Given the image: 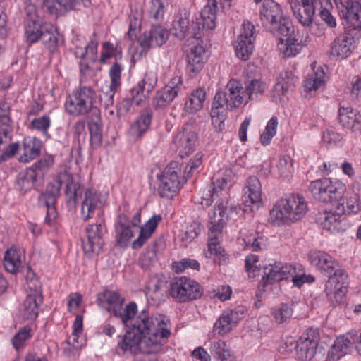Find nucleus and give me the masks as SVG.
I'll return each instance as SVG.
<instances>
[{
  "instance_id": "29",
  "label": "nucleus",
  "mask_w": 361,
  "mask_h": 361,
  "mask_svg": "<svg viewBox=\"0 0 361 361\" xmlns=\"http://www.w3.org/2000/svg\"><path fill=\"white\" fill-rule=\"evenodd\" d=\"M173 34L179 39H183L190 35L195 39L200 37L201 27L199 23H192L189 25V19L188 15H180L173 21Z\"/></svg>"
},
{
  "instance_id": "36",
  "label": "nucleus",
  "mask_w": 361,
  "mask_h": 361,
  "mask_svg": "<svg viewBox=\"0 0 361 361\" xmlns=\"http://www.w3.org/2000/svg\"><path fill=\"white\" fill-rule=\"evenodd\" d=\"M42 147V142L35 137L27 136L22 141L23 151L19 156L18 161L21 163H29L39 156Z\"/></svg>"
},
{
  "instance_id": "64",
  "label": "nucleus",
  "mask_w": 361,
  "mask_h": 361,
  "mask_svg": "<svg viewBox=\"0 0 361 361\" xmlns=\"http://www.w3.org/2000/svg\"><path fill=\"white\" fill-rule=\"evenodd\" d=\"M30 125L32 128L40 131L43 135L48 134V129L51 125V119L49 116L44 115L42 117L33 119Z\"/></svg>"
},
{
  "instance_id": "2",
  "label": "nucleus",
  "mask_w": 361,
  "mask_h": 361,
  "mask_svg": "<svg viewBox=\"0 0 361 361\" xmlns=\"http://www.w3.org/2000/svg\"><path fill=\"white\" fill-rule=\"evenodd\" d=\"M308 259L317 270L329 276L324 290L328 300L334 305L343 302L348 285L346 271L340 267L335 259L324 251H310Z\"/></svg>"
},
{
  "instance_id": "26",
  "label": "nucleus",
  "mask_w": 361,
  "mask_h": 361,
  "mask_svg": "<svg viewBox=\"0 0 361 361\" xmlns=\"http://www.w3.org/2000/svg\"><path fill=\"white\" fill-rule=\"evenodd\" d=\"M347 31L361 30V3L355 1L338 11Z\"/></svg>"
},
{
  "instance_id": "18",
  "label": "nucleus",
  "mask_w": 361,
  "mask_h": 361,
  "mask_svg": "<svg viewBox=\"0 0 361 361\" xmlns=\"http://www.w3.org/2000/svg\"><path fill=\"white\" fill-rule=\"evenodd\" d=\"M245 313V310L243 307L224 311L214 323L213 331L219 335L228 334L244 317Z\"/></svg>"
},
{
  "instance_id": "41",
  "label": "nucleus",
  "mask_w": 361,
  "mask_h": 361,
  "mask_svg": "<svg viewBox=\"0 0 361 361\" xmlns=\"http://www.w3.org/2000/svg\"><path fill=\"white\" fill-rule=\"evenodd\" d=\"M298 78L290 71H282L277 78V82L274 87V93L280 97L284 95L288 90H292Z\"/></svg>"
},
{
  "instance_id": "21",
  "label": "nucleus",
  "mask_w": 361,
  "mask_h": 361,
  "mask_svg": "<svg viewBox=\"0 0 361 361\" xmlns=\"http://www.w3.org/2000/svg\"><path fill=\"white\" fill-rule=\"evenodd\" d=\"M27 10L25 19V37L27 42L33 44L40 39L47 25L43 24L42 20L35 13L33 7H29Z\"/></svg>"
},
{
  "instance_id": "54",
  "label": "nucleus",
  "mask_w": 361,
  "mask_h": 361,
  "mask_svg": "<svg viewBox=\"0 0 361 361\" xmlns=\"http://www.w3.org/2000/svg\"><path fill=\"white\" fill-rule=\"evenodd\" d=\"M276 168L279 174L281 177L289 178L292 176L294 171L293 159L288 155L281 156L278 160Z\"/></svg>"
},
{
  "instance_id": "55",
  "label": "nucleus",
  "mask_w": 361,
  "mask_h": 361,
  "mask_svg": "<svg viewBox=\"0 0 361 361\" xmlns=\"http://www.w3.org/2000/svg\"><path fill=\"white\" fill-rule=\"evenodd\" d=\"M293 267L294 273L290 274V278H291L294 286L300 288L305 283L314 281V278L312 276L305 274L301 265H293Z\"/></svg>"
},
{
  "instance_id": "28",
  "label": "nucleus",
  "mask_w": 361,
  "mask_h": 361,
  "mask_svg": "<svg viewBox=\"0 0 361 361\" xmlns=\"http://www.w3.org/2000/svg\"><path fill=\"white\" fill-rule=\"evenodd\" d=\"M338 118L345 128L361 135V112L350 106H340Z\"/></svg>"
},
{
  "instance_id": "42",
  "label": "nucleus",
  "mask_w": 361,
  "mask_h": 361,
  "mask_svg": "<svg viewBox=\"0 0 361 361\" xmlns=\"http://www.w3.org/2000/svg\"><path fill=\"white\" fill-rule=\"evenodd\" d=\"M152 113L150 110H144L130 126V133L135 137H140L149 128Z\"/></svg>"
},
{
  "instance_id": "59",
  "label": "nucleus",
  "mask_w": 361,
  "mask_h": 361,
  "mask_svg": "<svg viewBox=\"0 0 361 361\" xmlns=\"http://www.w3.org/2000/svg\"><path fill=\"white\" fill-rule=\"evenodd\" d=\"M157 82V78L156 75L152 73H147L142 80L137 83L139 90H142L145 97H149L150 93L156 87Z\"/></svg>"
},
{
  "instance_id": "32",
  "label": "nucleus",
  "mask_w": 361,
  "mask_h": 361,
  "mask_svg": "<svg viewBox=\"0 0 361 361\" xmlns=\"http://www.w3.org/2000/svg\"><path fill=\"white\" fill-rule=\"evenodd\" d=\"M318 1L301 0L300 4L292 5L294 16L303 27L309 25L315 18V5Z\"/></svg>"
},
{
  "instance_id": "45",
  "label": "nucleus",
  "mask_w": 361,
  "mask_h": 361,
  "mask_svg": "<svg viewBox=\"0 0 361 361\" xmlns=\"http://www.w3.org/2000/svg\"><path fill=\"white\" fill-rule=\"evenodd\" d=\"M206 99V92L202 88H197L192 91L188 100L185 103V111L191 114H195L200 111Z\"/></svg>"
},
{
  "instance_id": "53",
  "label": "nucleus",
  "mask_w": 361,
  "mask_h": 361,
  "mask_svg": "<svg viewBox=\"0 0 361 361\" xmlns=\"http://www.w3.org/2000/svg\"><path fill=\"white\" fill-rule=\"evenodd\" d=\"M293 314V309L287 304L282 303L271 310V315L278 324L289 321Z\"/></svg>"
},
{
  "instance_id": "57",
  "label": "nucleus",
  "mask_w": 361,
  "mask_h": 361,
  "mask_svg": "<svg viewBox=\"0 0 361 361\" xmlns=\"http://www.w3.org/2000/svg\"><path fill=\"white\" fill-rule=\"evenodd\" d=\"M202 230L201 224L199 222L193 221L188 225L185 231L181 233V240L186 245L195 240L200 233Z\"/></svg>"
},
{
  "instance_id": "63",
  "label": "nucleus",
  "mask_w": 361,
  "mask_h": 361,
  "mask_svg": "<svg viewBox=\"0 0 361 361\" xmlns=\"http://www.w3.org/2000/svg\"><path fill=\"white\" fill-rule=\"evenodd\" d=\"M172 267L176 273H182L189 268L194 270L199 269L200 263L195 259L184 258L180 261L174 262Z\"/></svg>"
},
{
  "instance_id": "9",
  "label": "nucleus",
  "mask_w": 361,
  "mask_h": 361,
  "mask_svg": "<svg viewBox=\"0 0 361 361\" xmlns=\"http://www.w3.org/2000/svg\"><path fill=\"white\" fill-rule=\"evenodd\" d=\"M169 293L176 302L185 303L200 298L203 291L197 282L181 276L170 283Z\"/></svg>"
},
{
  "instance_id": "25",
  "label": "nucleus",
  "mask_w": 361,
  "mask_h": 361,
  "mask_svg": "<svg viewBox=\"0 0 361 361\" xmlns=\"http://www.w3.org/2000/svg\"><path fill=\"white\" fill-rule=\"evenodd\" d=\"M102 226L101 224L89 225L86 228V237L82 240V247L87 254L98 255L103 246Z\"/></svg>"
},
{
  "instance_id": "35",
  "label": "nucleus",
  "mask_w": 361,
  "mask_h": 361,
  "mask_svg": "<svg viewBox=\"0 0 361 361\" xmlns=\"http://www.w3.org/2000/svg\"><path fill=\"white\" fill-rule=\"evenodd\" d=\"M238 244L244 250H251L259 252L266 250L268 247V240L266 237L251 231L246 233L245 231H240V236L238 239Z\"/></svg>"
},
{
  "instance_id": "38",
  "label": "nucleus",
  "mask_w": 361,
  "mask_h": 361,
  "mask_svg": "<svg viewBox=\"0 0 361 361\" xmlns=\"http://www.w3.org/2000/svg\"><path fill=\"white\" fill-rule=\"evenodd\" d=\"M162 217L160 214H154L143 226H140L138 238L133 242L132 248L139 249L142 247L147 240L152 237Z\"/></svg>"
},
{
  "instance_id": "60",
  "label": "nucleus",
  "mask_w": 361,
  "mask_h": 361,
  "mask_svg": "<svg viewBox=\"0 0 361 361\" xmlns=\"http://www.w3.org/2000/svg\"><path fill=\"white\" fill-rule=\"evenodd\" d=\"M208 235V252L210 255H220L223 251L222 247L220 245V240L222 237V233L209 231Z\"/></svg>"
},
{
  "instance_id": "61",
  "label": "nucleus",
  "mask_w": 361,
  "mask_h": 361,
  "mask_svg": "<svg viewBox=\"0 0 361 361\" xmlns=\"http://www.w3.org/2000/svg\"><path fill=\"white\" fill-rule=\"evenodd\" d=\"M40 39H42L44 44L50 51L54 52L56 49L58 39L53 32V27L51 26L47 25V27H46Z\"/></svg>"
},
{
  "instance_id": "47",
  "label": "nucleus",
  "mask_w": 361,
  "mask_h": 361,
  "mask_svg": "<svg viewBox=\"0 0 361 361\" xmlns=\"http://www.w3.org/2000/svg\"><path fill=\"white\" fill-rule=\"evenodd\" d=\"M245 92L248 100L257 99L267 88V84L259 78L247 79L245 82Z\"/></svg>"
},
{
  "instance_id": "52",
  "label": "nucleus",
  "mask_w": 361,
  "mask_h": 361,
  "mask_svg": "<svg viewBox=\"0 0 361 361\" xmlns=\"http://www.w3.org/2000/svg\"><path fill=\"white\" fill-rule=\"evenodd\" d=\"M73 147L80 149L85 142V122L84 121H76L73 127Z\"/></svg>"
},
{
  "instance_id": "43",
  "label": "nucleus",
  "mask_w": 361,
  "mask_h": 361,
  "mask_svg": "<svg viewBox=\"0 0 361 361\" xmlns=\"http://www.w3.org/2000/svg\"><path fill=\"white\" fill-rule=\"evenodd\" d=\"M88 121V130L90 136V146L93 149H98L102 143V123L100 114L93 115Z\"/></svg>"
},
{
  "instance_id": "40",
  "label": "nucleus",
  "mask_w": 361,
  "mask_h": 361,
  "mask_svg": "<svg viewBox=\"0 0 361 361\" xmlns=\"http://www.w3.org/2000/svg\"><path fill=\"white\" fill-rule=\"evenodd\" d=\"M42 302V295L40 290H36L33 294L27 296L21 314L25 319L35 320L38 315L40 304Z\"/></svg>"
},
{
  "instance_id": "37",
  "label": "nucleus",
  "mask_w": 361,
  "mask_h": 361,
  "mask_svg": "<svg viewBox=\"0 0 361 361\" xmlns=\"http://www.w3.org/2000/svg\"><path fill=\"white\" fill-rule=\"evenodd\" d=\"M235 182V174L231 169L225 168L212 178V191L217 195L221 192H227Z\"/></svg>"
},
{
  "instance_id": "20",
  "label": "nucleus",
  "mask_w": 361,
  "mask_h": 361,
  "mask_svg": "<svg viewBox=\"0 0 361 361\" xmlns=\"http://www.w3.org/2000/svg\"><path fill=\"white\" fill-rule=\"evenodd\" d=\"M294 273V267L291 264L273 261L264 269L262 280L267 283H273L290 278V274Z\"/></svg>"
},
{
  "instance_id": "58",
  "label": "nucleus",
  "mask_w": 361,
  "mask_h": 361,
  "mask_svg": "<svg viewBox=\"0 0 361 361\" xmlns=\"http://www.w3.org/2000/svg\"><path fill=\"white\" fill-rule=\"evenodd\" d=\"M169 3V0H151L149 8V15L156 20H161L165 13V8Z\"/></svg>"
},
{
  "instance_id": "48",
  "label": "nucleus",
  "mask_w": 361,
  "mask_h": 361,
  "mask_svg": "<svg viewBox=\"0 0 361 361\" xmlns=\"http://www.w3.org/2000/svg\"><path fill=\"white\" fill-rule=\"evenodd\" d=\"M227 110L222 104H215V101L213 100L210 115L212 125L216 132H221L224 128Z\"/></svg>"
},
{
  "instance_id": "44",
  "label": "nucleus",
  "mask_w": 361,
  "mask_h": 361,
  "mask_svg": "<svg viewBox=\"0 0 361 361\" xmlns=\"http://www.w3.org/2000/svg\"><path fill=\"white\" fill-rule=\"evenodd\" d=\"M116 233L117 240L120 243H126L133 237L135 233L131 228L130 219L126 214H121L118 216L116 224Z\"/></svg>"
},
{
  "instance_id": "11",
  "label": "nucleus",
  "mask_w": 361,
  "mask_h": 361,
  "mask_svg": "<svg viewBox=\"0 0 361 361\" xmlns=\"http://www.w3.org/2000/svg\"><path fill=\"white\" fill-rule=\"evenodd\" d=\"M238 208L227 200L218 202L209 214V231L222 233L223 229L230 218L237 215Z\"/></svg>"
},
{
  "instance_id": "34",
  "label": "nucleus",
  "mask_w": 361,
  "mask_h": 361,
  "mask_svg": "<svg viewBox=\"0 0 361 361\" xmlns=\"http://www.w3.org/2000/svg\"><path fill=\"white\" fill-rule=\"evenodd\" d=\"M231 0H209L201 12L202 23L204 28L212 30L216 27L217 5L223 9L229 8Z\"/></svg>"
},
{
  "instance_id": "56",
  "label": "nucleus",
  "mask_w": 361,
  "mask_h": 361,
  "mask_svg": "<svg viewBox=\"0 0 361 361\" xmlns=\"http://www.w3.org/2000/svg\"><path fill=\"white\" fill-rule=\"evenodd\" d=\"M278 126V119L274 116L267 122L266 128L260 136V142L262 145L267 146L269 145L271 140L276 133Z\"/></svg>"
},
{
  "instance_id": "5",
  "label": "nucleus",
  "mask_w": 361,
  "mask_h": 361,
  "mask_svg": "<svg viewBox=\"0 0 361 361\" xmlns=\"http://www.w3.org/2000/svg\"><path fill=\"white\" fill-rule=\"evenodd\" d=\"M262 26L276 36H287L293 25L290 18L283 14L281 6L274 0H264L259 9Z\"/></svg>"
},
{
  "instance_id": "49",
  "label": "nucleus",
  "mask_w": 361,
  "mask_h": 361,
  "mask_svg": "<svg viewBox=\"0 0 361 361\" xmlns=\"http://www.w3.org/2000/svg\"><path fill=\"white\" fill-rule=\"evenodd\" d=\"M22 264L21 257L19 252L13 247L8 249L4 258V266L7 271L16 273Z\"/></svg>"
},
{
  "instance_id": "22",
  "label": "nucleus",
  "mask_w": 361,
  "mask_h": 361,
  "mask_svg": "<svg viewBox=\"0 0 361 361\" xmlns=\"http://www.w3.org/2000/svg\"><path fill=\"white\" fill-rule=\"evenodd\" d=\"M356 339L357 331L355 330H351L345 334L338 336L328 352L327 360L338 361L350 351V347L355 343Z\"/></svg>"
},
{
  "instance_id": "39",
  "label": "nucleus",
  "mask_w": 361,
  "mask_h": 361,
  "mask_svg": "<svg viewBox=\"0 0 361 361\" xmlns=\"http://www.w3.org/2000/svg\"><path fill=\"white\" fill-rule=\"evenodd\" d=\"M98 44L95 41H90L84 47H76L74 49V54L76 58L83 60L80 63V71L85 72L89 69L87 61L94 62L97 59Z\"/></svg>"
},
{
  "instance_id": "12",
  "label": "nucleus",
  "mask_w": 361,
  "mask_h": 361,
  "mask_svg": "<svg viewBox=\"0 0 361 361\" xmlns=\"http://www.w3.org/2000/svg\"><path fill=\"white\" fill-rule=\"evenodd\" d=\"M173 142L180 157L189 156L199 143L197 128L192 123H185L175 136Z\"/></svg>"
},
{
  "instance_id": "6",
  "label": "nucleus",
  "mask_w": 361,
  "mask_h": 361,
  "mask_svg": "<svg viewBox=\"0 0 361 361\" xmlns=\"http://www.w3.org/2000/svg\"><path fill=\"white\" fill-rule=\"evenodd\" d=\"M97 99L95 91L88 86H81L68 94L64 104L66 112L73 116H83L91 113L99 114V109L94 104Z\"/></svg>"
},
{
  "instance_id": "50",
  "label": "nucleus",
  "mask_w": 361,
  "mask_h": 361,
  "mask_svg": "<svg viewBox=\"0 0 361 361\" xmlns=\"http://www.w3.org/2000/svg\"><path fill=\"white\" fill-rule=\"evenodd\" d=\"M325 82V73L322 68H318L309 74L305 80V87L310 91L317 90Z\"/></svg>"
},
{
  "instance_id": "14",
  "label": "nucleus",
  "mask_w": 361,
  "mask_h": 361,
  "mask_svg": "<svg viewBox=\"0 0 361 361\" xmlns=\"http://www.w3.org/2000/svg\"><path fill=\"white\" fill-rule=\"evenodd\" d=\"M158 179L159 180L158 192L163 198L173 197L181 188L178 171L171 166H167L158 176Z\"/></svg>"
},
{
  "instance_id": "7",
  "label": "nucleus",
  "mask_w": 361,
  "mask_h": 361,
  "mask_svg": "<svg viewBox=\"0 0 361 361\" xmlns=\"http://www.w3.org/2000/svg\"><path fill=\"white\" fill-rule=\"evenodd\" d=\"M98 301L99 305L119 319L122 324H127L137 313V305L135 302H130L123 307V299L114 291H104L99 296Z\"/></svg>"
},
{
  "instance_id": "27",
  "label": "nucleus",
  "mask_w": 361,
  "mask_h": 361,
  "mask_svg": "<svg viewBox=\"0 0 361 361\" xmlns=\"http://www.w3.org/2000/svg\"><path fill=\"white\" fill-rule=\"evenodd\" d=\"M92 4V0H44L42 8L50 14L57 15L59 8L65 11H71L80 6L89 8Z\"/></svg>"
},
{
  "instance_id": "1",
  "label": "nucleus",
  "mask_w": 361,
  "mask_h": 361,
  "mask_svg": "<svg viewBox=\"0 0 361 361\" xmlns=\"http://www.w3.org/2000/svg\"><path fill=\"white\" fill-rule=\"evenodd\" d=\"M123 325L126 331L118 336L117 350L123 355L156 353L171 335L169 319L164 315L150 314L146 308Z\"/></svg>"
},
{
  "instance_id": "62",
  "label": "nucleus",
  "mask_w": 361,
  "mask_h": 361,
  "mask_svg": "<svg viewBox=\"0 0 361 361\" xmlns=\"http://www.w3.org/2000/svg\"><path fill=\"white\" fill-rule=\"evenodd\" d=\"M123 70L122 65L116 61L109 69V77L111 79L110 88L117 90L121 85V75Z\"/></svg>"
},
{
  "instance_id": "30",
  "label": "nucleus",
  "mask_w": 361,
  "mask_h": 361,
  "mask_svg": "<svg viewBox=\"0 0 361 361\" xmlns=\"http://www.w3.org/2000/svg\"><path fill=\"white\" fill-rule=\"evenodd\" d=\"M169 37L168 32L161 26H153L149 32H145L139 43L142 52L146 53L151 47H158L164 44Z\"/></svg>"
},
{
  "instance_id": "46",
  "label": "nucleus",
  "mask_w": 361,
  "mask_h": 361,
  "mask_svg": "<svg viewBox=\"0 0 361 361\" xmlns=\"http://www.w3.org/2000/svg\"><path fill=\"white\" fill-rule=\"evenodd\" d=\"M345 203L340 204L337 208L338 214H356L361 212V200L360 195L357 193H348L345 196Z\"/></svg>"
},
{
  "instance_id": "15",
  "label": "nucleus",
  "mask_w": 361,
  "mask_h": 361,
  "mask_svg": "<svg viewBox=\"0 0 361 361\" xmlns=\"http://www.w3.org/2000/svg\"><path fill=\"white\" fill-rule=\"evenodd\" d=\"M183 79L175 76L164 87L157 91L152 101V106L157 109H164L171 104L183 88Z\"/></svg>"
},
{
  "instance_id": "16",
  "label": "nucleus",
  "mask_w": 361,
  "mask_h": 361,
  "mask_svg": "<svg viewBox=\"0 0 361 361\" xmlns=\"http://www.w3.org/2000/svg\"><path fill=\"white\" fill-rule=\"evenodd\" d=\"M243 201V210L245 212H254L257 210L262 201V186L257 177L251 176L247 180Z\"/></svg>"
},
{
  "instance_id": "33",
  "label": "nucleus",
  "mask_w": 361,
  "mask_h": 361,
  "mask_svg": "<svg viewBox=\"0 0 361 361\" xmlns=\"http://www.w3.org/2000/svg\"><path fill=\"white\" fill-rule=\"evenodd\" d=\"M322 219V228L332 233H343L349 228V223L346 218L343 216V214L325 212Z\"/></svg>"
},
{
  "instance_id": "51",
  "label": "nucleus",
  "mask_w": 361,
  "mask_h": 361,
  "mask_svg": "<svg viewBox=\"0 0 361 361\" xmlns=\"http://www.w3.org/2000/svg\"><path fill=\"white\" fill-rule=\"evenodd\" d=\"M9 106L5 102H0V145L10 131Z\"/></svg>"
},
{
  "instance_id": "24",
  "label": "nucleus",
  "mask_w": 361,
  "mask_h": 361,
  "mask_svg": "<svg viewBox=\"0 0 361 361\" xmlns=\"http://www.w3.org/2000/svg\"><path fill=\"white\" fill-rule=\"evenodd\" d=\"M292 30L290 33L285 36L286 39L279 37L278 43V49L280 53L283 55V57H294L300 51L304 46L307 45L310 42V39L308 35H305L302 37H295L291 36Z\"/></svg>"
},
{
  "instance_id": "19",
  "label": "nucleus",
  "mask_w": 361,
  "mask_h": 361,
  "mask_svg": "<svg viewBox=\"0 0 361 361\" xmlns=\"http://www.w3.org/2000/svg\"><path fill=\"white\" fill-rule=\"evenodd\" d=\"M105 202V197L93 188L86 189L81 203V215L84 221L94 216V212L100 209Z\"/></svg>"
},
{
  "instance_id": "3",
  "label": "nucleus",
  "mask_w": 361,
  "mask_h": 361,
  "mask_svg": "<svg viewBox=\"0 0 361 361\" xmlns=\"http://www.w3.org/2000/svg\"><path fill=\"white\" fill-rule=\"evenodd\" d=\"M63 184L66 185L65 194L67 203L70 206H74L76 203L80 184L74 180L71 173L67 172L60 173L52 182L47 185L45 192L39 196V201L44 204L47 208L44 222L49 226L54 223L57 217L55 204L60 195Z\"/></svg>"
},
{
  "instance_id": "13",
  "label": "nucleus",
  "mask_w": 361,
  "mask_h": 361,
  "mask_svg": "<svg viewBox=\"0 0 361 361\" xmlns=\"http://www.w3.org/2000/svg\"><path fill=\"white\" fill-rule=\"evenodd\" d=\"M255 26L249 21H245L240 32L234 42L233 46L238 58L246 61L249 59L254 50Z\"/></svg>"
},
{
  "instance_id": "8",
  "label": "nucleus",
  "mask_w": 361,
  "mask_h": 361,
  "mask_svg": "<svg viewBox=\"0 0 361 361\" xmlns=\"http://www.w3.org/2000/svg\"><path fill=\"white\" fill-rule=\"evenodd\" d=\"M309 190L315 200L333 204L344 195L345 186L338 180L324 178L312 181Z\"/></svg>"
},
{
  "instance_id": "10",
  "label": "nucleus",
  "mask_w": 361,
  "mask_h": 361,
  "mask_svg": "<svg viewBox=\"0 0 361 361\" xmlns=\"http://www.w3.org/2000/svg\"><path fill=\"white\" fill-rule=\"evenodd\" d=\"M214 100L215 104H222L228 110L240 107L243 104L248 102L244 96L243 87L239 81L231 80L226 86V91H218Z\"/></svg>"
},
{
  "instance_id": "31",
  "label": "nucleus",
  "mask_w": 361,
  "mask_h": 361,
  "mask_svg": "<svg viewBox=\"0 0 361 361\" xmlns=\"http://www.w3.org/2000/svg\"><path fill=\"white\" fill-rule=\"evenodd\" d=\"M354 43L355 37L346 30L344 35L338 37L332 42L331 55L340 59L348 57L354 49Z\"/></svg>"
},
{
  "instance_id": "23",
  "label": "nucleus",
  "mask_w": 361,
  "mask_h": 361,
  "mask_svg": "<svg viewBox=\"0 0 361 361\" xmlns=\"http://www.w3.org/2000/svg\"><path fill=\"white\" fill-rule=\"evenodd\" d=\"M207 61L205 48L198 44L186 50V70L191 77L196 76Z\"/></svg>"
},
{
  "instance_id": "17",
  "label": "nucleus",
  "mask_w": 361,
  "mask_h": 361,
  "mask_svg": "<svg viewBox=\"0 0 361 361\" xmlns=\"http://www.w3.org/2000/svg\"><path fill=\"white\" fill-rule=\"evenodd\" d=\"M319 343L317 329H310L297 341L296 353L302 361L311 360L315 355Z\"/></svg>"
},
{
  "instance_id": "4",
  "label": "nucleus",
  "mask_w": 361,
  "mask_h": 361,
  "mask_svg": "<svg viewBox=\"0 0 361 361\" xmlns=\"http://www.w3.org/2000/svg\"><path fill=\"white\" fill-rule=\"evenodd\" d=\"M307 212V202L302 196L289 195L274 204L269 221L275 226L288 225L302 219Z\"/></svg>"
}]
</instances>
